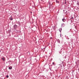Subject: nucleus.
Returning <instances> with one entry per match:
<instances>
[{"instance_id":"423d86ee","label":"nucleus","mask_w":79,"mask_h":79,"mask_svg":"<svg viewBox=\"0 0 79 79\" xmlns=\"http://www.w3.org/2000/svg\"><path fill=\"white\" fill-rule=\"evenodd\" d=\"M9 69H12V67L10 66L9 67Z\"/></svg>"},{"instance_id":"2eb2a0df","label":"nucleus","mask_w":79,"mask_h":79,"mask_svg":"<svg viewBox=\"0 0 79 79\" xmlns=\"http://www.w3.org/2000/svg\"><path fill=\"white\" fill-rule=\"evenodd\" d=\"M50 71H52V69H50Z\"/></svg>"},{"instance_id":"f3484780","label":"nucleus","mask_w":79,"mask_h":79,"mask_svg":"<svg viewBox=\"0 0 79 79\" xmlns=\"http://www.w3.org/2000/svg\"><path fill=\"white\" fill-rule=\"evenodd\" d=\"M1 52V51L0 50V52Z\"/></svg>"},{"instance_id":"ddd939ff","label":"nucleus","mask_w":79,"mask_h":79,"mask_svg":"<svg viewBox=\"0 0 79 79\" xmlns=\"http://www.w3.org/2000/svg\"><path fill=\"white\" fill-rule=\"evenodd\" d=\"M66 2H65V4H66Z\"/></svg>"},{"instance_id":"f8f14e48","label":"nucleus","mask_w":79,"mask_h":79,"mask_svg":"<svg viewBox=\"0 0 79 79\" xmlns=\"http://www.w3.org/2000/svg\"><path fill=\"white\" fill-rule=\"evenodd\" d=\"M10 20H13V19L12 18L10 19Z\"/></svg>"},{"instance_id":"f257e3e1","label":"nucleus","mask_w":79,"mask_h":79,"mask_svg":"<svg viewBox=\"0 0 79 79\" xmlns=\"http://www.w3.org/2000/svg\"><path fill=\"white\" fill-rule=\"evenodd\" d=\"M65 26V24L64 23H62L61 25V27H64Z\"/></svg>"},{"instance_id":"1a4fd4ad","label":"nucleus","mask_w":79,"mask_h":79,"mask_svg":"<svg viewBox=\"0 0 79 79\" xmlns=\"http://www.w3.org/2000/svg\"><path fill=\"white\" fill-rule=\"evenodd\" d=\"M52 64H53V65H55V64L54 62L52 63Z\"/></svg>"},{"instance_id":"4468645a","label":"nucleus","mask_w":79,"mask_h":79,"mask_svg":"<svg viewBox=\"0 0 79 79\" xmlns=\"http://www.w3.org/2000/svg\"><path fill=\"white\" fill-rule=\"evenodd\" d=\"M59 53H61V52H59Z\"/></svg>"},{"instance_id":"9d476101","label":"nucleus","mask_w":79,"mask_h":79,"mask_svg":"<svg viewBox=\"0 0 79 79\" xmlns=\"http://www.w3.org/2000/svg\"><path fill=\"white\" fill-rule=\"evenodd\" d=\"M6 77H7V78H8V77H9V76H8V75H7L6 76Z\"/></svg>"},{"instance_id":"a211bd4d","label":"nucleus","mask_w":79,"mask_h":79,"mask_svg":"<svg viewBox=\"0 0 79 79\" xmlns=\"http://www.w3.org/2000/svg\"><path fill=\"white\" fill-rule=\"evenodd\" d=\"M61 37V35H60V37Z\"/></svg>"},{"instance_id":"0eeeda50","label":"nucleus","mask_w":79,"mask_h":79,"mask_svg":"<svg viewBox=\"0 0 79 79\" xmlns=\"http://www.w3.org/2000/svg\"><path fill=\"white\" fill-rule=\"evenodd\" d=\"M57 42H59V44L60 43V41L59 40H57Z\"/></svg>"},{"instance_id":"f03ea898","label":"nucleus","mask_w":79,"mask_h":79,"mask_svg":"<svg viewBox=\"0 0 79 79\" xmlns=\"http://www.w3.org/2000/svg\"><path fill=\"white\" fill-rule=\"evenodd\" d=\"M14 29H16V28L17 27V25H15L14 26Z\"/></svg>"},{"instance_id":"dca6fc26","label":"nucleus","mask_w":79,"mask_h":79,"mask_svg":"<svg viewBox=\"0 0 79 79\" xmlns=\"http://www.w3.org/2000/svg\"><path fill=\"white\" fill-rule=\"evenodd\" d=\"M31 13H32V12H31Z\"/></svg>"},{"instance_id":"6e6552de","label":"nucleus","mask_w":79,"mask_h":79,"mask_svg":"<svg viewBox=\"0 0 79 79\" xmlns=\"http://www.w3.org/2000/svg\"><path fill=\"white\" fill-rule=\"evenodd\" d=\"M57 1V0H56V3H57H57H59V1Z\"/></svg>"},{"instance_id":"20e7f679","label":"nucleus","mask_w":79,"mask_h":79,"mask_svg":"<svg viewBox=\"0 0 79 79\" xmlns=\"http://www.w3.org/2000/svg\"><path fill=\"white\" fill-rule=\"evenodd\" d=\"M59 31L60 32H61V31H62V28H60L59 29Z\"/></svg>"},{"instance_id":"39448f33","label":"nucleus","mask_w":79,"mask_h":79,"mask_svg":"<svg viewBox=\"0 0 79 79\" xmlns=\"http://www.w3.org/2000/svg\"><path fill=\"white\" fill-rule=\"evenodd\" d=\"M62 21H63V22H65V21H66V19H62Z\"/></svg>"},{"instance_id":"7ed1b4c3","label":"nucleus","mask_w":79,"mask_h":79,"mask_svg":"<svg viewBox=\"0 0 79 79\" xmlns=\"http://www.w3.org/2000/svg\"><path fill=\"white\" fill-rule=\"evenodd\" d=\"M2 60L3 61H5V57H3L2 58Z\"/></svg>"},{"instance_id":"9b49d317","label":"nucleus","mask_w":79,"mask_h":79,"mask_svg":"<svg viewBox=\"0 0 79 79\" xmlns=\"http://www.w3.org/2000/svg\"><path fill=\"white\" fill-rule=\"evenodd\" d=\"M71 19H73V17H71Z\"/></svg>"}]
</instances>
